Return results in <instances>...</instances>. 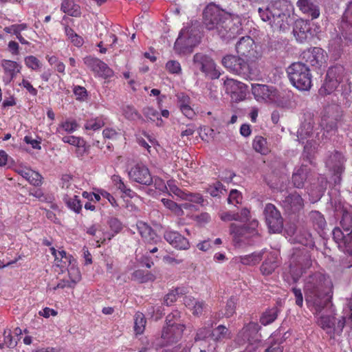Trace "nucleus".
Segmentation results:
<instances>
[{"mask_svg":"<svg viewBox=\"0 0 352 352\" xmlns=\"http://www.w3.org/2000/svg\"><path fill=\"white\" fill-rule=\"evenodd\" d=\"M304 292L307 307L314 314L320 313L330 305V314L321 315L317 321L328 334L341 333L346 324H352V308L350 306L343 309V315L336 322V309L331 302L333 284L326 276L315 272L305 279Z\"/></svg>","mask_w":352,"mask_h":352,"instance_id":"nucleus-1","label":"nucleus"},{"mask_svg":"<svg viewBox=\"0 0 352 352\" xmlns=\"http://www.w3.org/2000/svg\"><path fill=\"white\" fill-rule=\"evenodd\" d=\"M342 229L333 230V238L344 252L341 265L346 268L352 267V217L350 213L344 212L340 221Z\"/></svg>","mask_w":352,"mask_h":352,"instance_id":"nucleus-2","label":"nucleus"},{"mask_svg":"<svg viewBox=\"0 0 352 352\" xmlns=\"http://www.w3.org/2000/svg\"><path fill=\"white\" fill-rule=\"evenodd\" d=\"M312 263L311 254L306 248L294 250L289 258V274L294 283L312 266Z\"/></svg>","mask_w":352,"mask_h":352,"instance_id":"nucleus-3","label":"nucleus"},{"mask_svg":"<svg viewBox=\"0 0 352 352\" xmlns=\"http://www.w3.org/2000/svg\"><path fill=\"white\" fill-rule=\"evenodd\" d=\"M292 85L300 91H309L312 85V75L309 67L301 62H295L287 69Z\"/></svg>","mask_w":352,"mask_h":352,"instance_id":"nucleus-4","label":"nucleus"},{"mask_svg":"<svg viewBox=\"0 0 352 352\" xmlns=\"http://www.w3.org/2000/svg\"><path fill=\"white\" fill-rule=\"evenodd\" d=\"M230 18V13L221 9L214 3L207 5L203 12L204 25L209 30H217L219 34Z\"/></svg>","mask_w":352,"mask_h":352,"instance_id":"nucleus-5","label":"nucleus"},{"mask_svg":"<svg viewBox=\"0 0 352 352\" xmlns=\"http://www.w3.org/2000/svg\"><path fill=\"white\" fill-rule=\"evenodd\" d=\"M270 8L276 19V28L284 30L289 26L290 15L294 10L288 0H275L270 2Z\"/></svg>","mask_w":352,"mask_h":352,"instance_id":"nucleus-6","label":"nucleus"},{"mask_svg":"<svg viewBox=\"0 0 352 352\" xmlns=\"http://www.w3.org/2000/svg\"><path fill=\"white\" fill-rule=\"evenodd\" d=\"M199 38L196 30L184 28L180 31L175 43L174 50L179 54L191 53L192 49L199 43Z\"/></svg>","mask_w":352,"mask_h":352,"instance_id":"nucleus-7","label":"nucleus"},{"mask_svg":"<svg viewBox=\"0 0 352 352\" xmlns=\"http://www.w3.org/2000/svg\"><path fill=\"white\" fill-rule=\"evenodd\" d=\"M259 327L255 322H250L245 325L237 336L238 342H248L246 351L252 352L262 346L261 335L258 333Z\"/></svg>","mask_w":352,"mask_h":352,"instance_id":"nucleus-8","label":"nucleus"},{"mask_svg":"<svg viewBox=\"0 0 352 352\" xmlns=\"http://www.w3.org/2000/svg\"><path fill=\"white\" fill-rule=\"evenodd\" d=\"M223 65L230 72L245 79L252 78V70L244 59L234 55H226L222 59Z\"/></svg>","mask_w":352,"mask_h":352,"instance_id":"nucleus-9","label":"nucleus"},{"mask_svg":"<svg viewBox=\"0 0 352 352\" xmlns=\"http://www.w3.org/2000/svg\"><path fill=\"white\" fill-rule=\"evenodd\" d=\"M344 69L342 66H334L329 68L324 82L319 92L321 95H329L333 93L342 82Z\"/></svg>","mask_w":352,"mask_h":352,"instance_id":"nucleus-10","label":"nucleus"},{"mask_svg":"<svg viewBox=\"0 0 352 352\" xmlns=\"http://www.w3.org/2000/svg\"><path fill=\"white\" fill-rule=\"evenodd\" d=\"M345 158L342 153L334 151L331 153L325 160L326 167L332 172L335 184L341 182V175L344 171Z\"/></svg>","mask_w":352,"mask_h":352,"instance_id":"nucleus-11","label":"nucleus"},{"mask_svg":"<svg viewBox=\"0 0 352 352\" xmlns=\"http://www.w3.org/2000/svg\"><path fill=\"white\" fill-rule=\"evenodd\" d=\"M263 213L270 232H280L283 227V219L276 206L272 204H266Z\"/></svg>","mask_w":352,"mask_h":352,"instance_id":"nucleus-12","label":"nucleus"},{"mask_svg":"<svg viewBox=\"0 0 352 352\" xmlns=\"http://www.w3.org/2000/svg\"><path fill=\"white\" fill-rule=\"evenodd\" d=\"M193 65L197 69H199L212 79L219 77L220 74L216 70L213 60L206 54L196 53L193 56Z\"/></svg>","mask_w":352,"mask_h":352,"instance_id":"nucleus-13","label":"nucleus"},{"mask_svg":"<svg viewBox=\"0 0 352 352\" xmlns=\"http://www.w3.org/2000/svg\"><path fill=\"white\" fill-rule=\"evenodd\" d=\"M225 90L232 100L236 102L243 100L247 94V86L238 80L227 78L224 81Z\"/></svg>","mask_w":352,"mask_h":352,"instance_id":"nucleus-14","label":"nucleus"},{"mask_svg":"<svg viewBox=\"0 0 352 352\" xmlns=\"http://www.w3.org/2000/svg\"><path fill=\"white\" fill-rule=\"evenodd\" d=\"M129 177L138 184L150 186L153 183V177L148 168L142 163H138L131 168Z\"/></svg>","mask_w":352,"mask_h":352,"instance_id":"nucleus-15","label":"nucleus"},{"mask_svg":"<svg viewBox=\"0 0 352 352\" xmlns=\"http://www.w3.org/2000/svg\"><path fill=\"white\" fill-rule=\"evenodd\" d=\"M303 58L311 66L316 68L325 67L328 55L327 52L320 47H312L302 54Z\"/></svg>","mask_w":352,"mask_h":352,"instance_id":"nucleus-16","label":"nucleus"},{"mask_svg":"<svg viewBox=\"0 0 352 352\" xmlns=\"http://www.w3.org/2000/svg\"><path fill=\"white\" fill-rule=\"evenodd\" d=\"M241 18L230 14V18L224 24V28L219 31L220 37L227 41L234 38L236 35L241 33Z\"/></svg>","mask_w":352,"mask_h":352,"instance_id":"nucleus-17","label":"nucleus"},{"mask_svg":"<svg viewBox=\"0 0 352 352\" xmlns=\"http://www.w3.org/2000/svg\"><path fill=\"white\" fill-rule=\"evenodd\" d=\"M83 61L91 71L100 76L107 78L112 74V70L108 65L98 58L89 56L84 58Z\"/></svg>","mask_w":352,"mask_h":352,"instance_id":"nucleus-18","label":"nucleus"},{"mask_svg":"<svg viewBox=\"0 0 352 352\" xmlns=\"http://www.w3.org/2000/svg\"><path fill=\"white\" fill-rule=\"evenodd\" d=\"M164 238L176 249L186 250L190 248L188 240L177 231L166 230L164 234Z\"/></svg>","mask_w":352,"mask_h":352,"instance_id":"nucleus-19","label":"nucleus"},{"mask_svg":"<svg viewBox=\"0 0 352 352\" xmlns=\"http://www.w3.org/2000/svg\"><path fill=\"white\" fill-rule=\"evenodd\" d=\"M185 325L182 324L165 327L162 331V338L167 344L177 342L182 337Z\"/></svg>","mask_w":352,"mask_h":352,"instance_id":"nucleus-20","label":"nucleus"},{"mask_svg":"<svg viewBox=\"0 0 352 352\" xmlns=\"http://www.w3.org/2000/svg\"><path fill=\"white\" fill-rule=\"evenodd\" d=\"M1 65L4 72L3 81L6 85L9 84L21 69V66L17 62L11 60H2Z\"/></svg>","mask_w":352,"mask_h":352,"instance_id":"nucleus-21","label":"nucleus"},{"mask_svg":"<svg viewBox=\"0 0 352 352\" xmlns=\"http://www.w3.org/2000/svg\"><path fill=\"white\" fill-rule=\"evenodd\" d=\"M51 254L54 257V264L63 272L69 265L76 263V259L68 254L64 250H56L55 248H50Z\"/></svg>","mask_w":352,"mask_h":352,"instance_id":"nucleus-22","label":"nucleus"},{"mask_svg":"<svg viewBox=\"0 0 352 352\" xmlns=\"http://www.w3.org/2000/svg\"><path fill=\"white\" fill-rule=\"evenodd\" d=\"M283 208L289 212H296L304 207V201L300 195L294 192L287 195L283 201Z\"/></svg>","mask_w":352,"mask_h":352,"instance_id":"nucleus-23","label":"nucleus"},{"mask_svg":"<svg viewBox=\"0 0 352 352\" xmlns=\"http://www.w3.org/2000/svg\"><path fill=\"white\" fill-rule=\"evenodd\" d=\"M254 41L249 36H243L236 44V50L238 54L251 57L256 53Z\"/></svg>","mask_w":352,"mask_h":352,"instance_id":"nucleus-24","label":"nucleus"},{"mask_svg":"<svg viewBox=\"0 0 352 352\" xmlns=\"http://www.w3.org/2000/svg\"><path fill=\"white\" fill-rule=\"evenodd\" d=\"M137 227L141 237L145 243L156 244L160 241V237L156 232L147 223L140 221L137 223Z\"/></svg>","mask_w":352,"mask_h":352,"instance_id":"nucleus-25","label":"nucleus"},{"mask_svg":"<svg viewBox=\"0 0 352 352\" xmlns=\"http://www.w3.org/2000/svg\"><path fill=\"white\" fill-rule=\"evenodd\" d=\"M296 5L300 10L310 16L312 20L319 17V7L312 0H298Z\"/></svg>","mask_w":352,"mask_h":352,"instance_id":"nucleus-26","label":"nucleus"},{"mask_svg":"<svg viewBox=\"0 0 352 352\" xmlns=\"http://www.w3.org/2000/svg\"><path fill=\"white\" fill-rule=\"evenodd\" d=\"M339 29L345 44L346 45H352V19H349L344 14L342 18Z\"/></svg>","mask_w":352,"mask_h":352,"instance_id":"nucleus-27","label":"nucleus"},{"mask_svg":"<svg viewBox=\"0 0 352 352\" xmlns=\"http://www.w3.org/2000/svg\"><path fill=\"white\" fill-rule=\"evenodd\" d=\"M309 27L307 21L298 19L295 21L293 33L296 40L302 43L306 40Z\"/></svg>","mask_w":352,"mask_h":352,"instance_id":"nucleus-28","label":"nucleus"},{"mask_svg":"<svg viewBox=\"0 0 352 352\" xmlns=\"http://www.w3.org/2000/svg\"><path fill=\"white\" fill-rule=\"evenodd\" d=\"M265 249L259 252H254L250 254L243 255L238 257L239 261L245 265H256L263 259Z\"/></svg>","mask_w":352,"mask_h":352,"instance_id":"nucleus-29","label":"nucleus"},{"mask_svg":"<svg viewBox=\"0 0 352 352\" xmlns=\"http://www.w3.org/2000/svg\"><path fill=\"white\" fill-rule=\"evenodd\" d=\"M73 177L71 175L65 174L61 177L60 186L64 190L63 196L66 195H73L74 193L79 194L78 188L72 182Z\"/></svg>","mask_w":352,"mask_h":352,"instance_id":"nucleus-30","label":"nucleus"},{"mask_svg":"<svg viewBox=\"0 0 352 352\" xmlns=\"http://www.w3.org/2000/svg\"><path fill=\"white\" fill-rule=\"evenodd\" d=\"M252 148L256 153L263 155H267L271 152L267 139L260 135H257L254 138Z\"/></svg>","mask_w":352,"mask_h":352,"instance_id":"nucleus-31","label":"nucleus"},{"mask_svg":"<svg viewBox=\"0 0 352 352\" xmlns=\"http://www.w3.org/2000/svg\"><path fill=\"white\" fill-rule=\"evenodd\" d=\"M277 267L276 257L274 256V255H270L263 262L260 267V270L263 275L268 276L272 274Z\"/></svg>","mask_w":352,"mask_h":352,"instance_id":"nucleus-32","label":"nucleus"},{"mask_svg":"<svg viewBox=\"0 0 352 352\" xmlns=\"http://www.w3.org/2000/svg\"><path fill=\"white\" fill-rule=\"evenodd\" d=\"M63 201L67 206L75 212L78 214L81 211L82 206L76 193H74L73 195H64Z\"/></svg>","mask_w":352,"mask_h":352,"instance_id":"nucleus-33","label":"nucleus"},{"mask_svg":"<svg viewBox=\"0 0 352 352\" xmlns=\"http://www.w3.org/2000/svg\"><path fill=\"white\" fill-rule=\"evenodd\" d=\"M252 91L254 97L257 99L269 98L272 93L271 88L266 85H253Z\"/></svg>","mask_w":352,"mask_h":352,"instance_id":"nucleus-34","label":"nucleus"},{"mask_svg":"<svg viewBox=\"0 0 352 352\" xmlns=\"http://www.w3.org/2000/svg\"><path fill=\"white\" fill-rule=\"evenodd\" d=\"M60 10L64 13L72 16H78L80 14V8L75 4L74 0H63Z\"/></svg>","mask_w":352,"mask_h":352,"instance_id":"nucleus-35","label":"nucleus"},{"mask_svg":"<svg viewBox=\"0 0 352 352\" xmlns=\"http://www.w3.org/2000/svg\"><path fill=\"white\" fill-rule=\"evenodd\" d=\"M211 338L214 341H222L230 338V331L224 325L220 324L211 330Z\"/></svg>","mask_w":352,"mask_h":352,"instance_id":"nucleus-36","label":"nucleus"},{"mask_svg":"<svg viewBox=\"0 0 352 352\" xmlns=\"http://www.w3.org/2000/svg\"><path fill=\"white\" fill-rule=\"evenodd\" d=\"M146 319L142 312L138 311L134 315L133 330L136 336L142 335L145 330Z\"/></svg>","mask_w":352,"mask_h":352,"instance_id":"nucleus-37","label":"nucleus"},{"mask_svg":"<svg viewBox=\"0 0 352 352\" xmlns=\"http://www.w3.org/2000/svg\"><path fill=\"white\" fill-rule=\"evenodd\" d=\"M307 170L305 166H301L292 175V182L295 187L302 188L307 178Z\"/></svg>","mask_w":352,"mask_h":352,"instance_id":"nucleus-38","label":"nucleus"},{"mask_svg":"<svg viewBox=\"0 0 352 352\" xmlns=\"http://www.w3.org/2000/svg\"><path fill=\"white\" fill-rule=\"evenodd\" d=\"M106 118L104 116H100L94 118H91L86 121L85 124V129L97 131L101 129L105 124Z\"/></svg>","mask_w":352,"mask_h":352,"instance_id":"nucleus-39","label":"nucleus"},{"mask_svg":"<svg viewBox=\"0 0 352 352\" xmlns=\"http://www.w3.org/2000/svg\"><path fill=\"white\" fill-rule=\"evenodd\" d=\"M237 302L238 299L236 296H231L226 302L224 309L225 311L219 313V316L226 318H230L232 316L235 314Z\"/></svg>","mask_w":352,"mask_h":352,"instance_id":"nucleus-40","label":"nucleus"},{"mask_svg":"<svg viewBox=\"0 0 352 352\" xmlns=\"http://www.w3.org/2000/svg\"><path fill=\"white\" fill-rule=\"evenodd\" d=\"M259 16L261 19L267 22L272 27L276 28V19L274 18V14L272 12V9L270 8V3L268 4L267 7L265 9L259 8L258 10Z\"/></svg>","mask_w":352,"mask_h":352,"instance_id":"nucleus-41","label":"nucleus"},{"mask_svg":"<svg viewBox=\"0 0 352 352\" xmlns=\"http://www.w3.org/2000/svg\"><path fill=\"white\" fill-rule=\"evenodd\" d=\"M310 219L316 229L323 230L326 225V220L324 216L318 211H311L309 214Z\"/></svg>","mask_w":352,"mask_h":352,"instance_id":"nucleus-42","label":"nucleus"},{"mask_svg":"<svg viewBox=\"0 0 352 352\" xmlns=\"http://www.w3.org/2000/svg\"><path fill=\"white\" fill-rule=\"evenodd\" d=\"M69 280L74 287L81 280V274L79 268L76 266V263H73L67 267Z\"/></svg>","mask_w":352,"mask_h":352,"instance_id":"nucleus-43","label":"nucleus"},{"mask_svg":"<svg viewBox=\"0 0 352 352\" xmlns=\"http://www.w3.org/2000/svg\"><path fill=\"white\" fill-rule=\"evenodd\" d=\"M278 316V309L277 307H272V309H270L265 311L261 318H260V322L264 325L266 326L272 322H273Z\"/></svg>","mask_w":352,"mask_h":352,"instance_id":"nucleus-44","label":"nucleus"},{"mask_svg":"<svg viewBox=\"0 0 352 352\" xmlns=\"http://www.w3.org/2000/svg\"><path fill=\"white\" fill-rule=\"evenodd\" d=\"M248 228L247 226H240L236 223L230 225V234L233 235V241L236 243L241 242L240 237L244 235L248 232Z\"/></svg>","mask_w":352,"mask_h":352,"instance_id":"nucleus-45","label":"nucleus"},{"mask_svg":"<svg viewBox=\"0 0 352 352\" xmlns=\"http://www.w3.org/2000/svg\"><path fill=\"white\" fill-rule=\"evenodd\" d=\"M65 33L68 39L76 47H81L84 43L83 38L77 34L74 30L69 25L65 27Z\"/></svg>","mask_w":352,"mask_h":352,"instance_id":"nucleus-46","label":"nucleus"},{"mask_svg":"<svg viewBox=\"0 0 352 352\" xmlns=\"http://www.w3.org/2000/svg\"><path fill=\"white\" fill-rule=\"evenodd\" d=\"M132 276L135 280H137L140 283L154 281L155 279V276L154 274L148 272H144L142 270H135L133 273Z\"/></svg>","mask_w":352,"mask_h":352,"instance_id":"nucleus-47","label":"nucleus"},{"mask_svg":"<svg viewBox=\"0 0 352 352\" xmlns=\"http://www.w3.org/2000/svg\"><path fill=\"white\" fill-rule=\"evenodd\" d=\"M321 126L327 133L337 130V120L324 115L321 120Z\"/></svg>","mask_w":352,"mask_h":352,"instance_id":"nucleus-48","label":"nucleus"},{"mask_svg":"<svg viewBox=\"0 0 352 352\" xmlns=\"http://www.w3.org/2000/svg\"><path fill=\"white\" fill-rule=\"evenodd\" d=\"M164 188H168L169 192L174 194L177 197L182 199L186 190H183L179 188L176 184L175 180H168L167 182V186L162 184Z\"/></svg>","mask_w":352,"mask_h":352,"instance_id":"nucleus-49","label":"nucleus"},{"mask_svg":"<svg viewBox=\"0 0 352 352\" xmlns=\"http://www.w3.org/2000/svg\"><path fill=\"white\" fill-rule=\"evenodd\" d=\"M78 126L75 120H67L59 124L58 131L60 132V130H63L68 133H72L77 129Z\"/></svg>","mask_w":352,"mask_h":352,"instance_id":"nucleus-50","label":"nucleus"},{"mask_svg":"<svg viewBox=\"0 0 352 352\" xmlns=\"http://www.w3.org/2000/svg\"><path fill=\"white\" fill-rule=\"evenodd\" d=\"M161 201L166 208L169 209L175 214L182 215L184 213L182 207L175 201L165 198L162 199Z\"/></svg>","mask_w":352,"mask_h":352,"instance_id":"nucleus-51","label":"nucleus"},{"mask_svg":"<svg viewBox=\"0 0 352 352\" xmlns=\"http://www.w3.org/2000/svg\"><path fill=\"white\" fill-rule=\"evenodd\" d=\"M122 113L124 116L130 120H135L140 118L141 116L134 107L131 105H126L122 108Z\"/></svg>","mask_w":352,"mask_h":352,"instance_id":"nucleus-52","label":"nucleus"},{"mask_svg":"<svg viewBox=\"0 0 352 352\" xmlns=\"http://www.w3.org/2000/svg\"><path fill=\"white\" fill-rule=\"evenodd\" d=\"M212 324L213 323L210 322L208 324V327L199 328L195 337V342L204 340L205 338L211 336V329L212 327Z\"/></svg>","mask_w":352,"mask_h":352,"instance_id":"nucleus-53","label":"nucleus"},{"mask_svg":"<svg viewBox=\"0 0 352 352\" xmlns=\"http://www.w3.org/2000/svg\"><path fill=\"white\" fill-rule=\"evenodd\" d=\"M312 129H313V127L310 124V123L302 124L297 131L298 138L300 141H302L303 140L306 139L307 137H309L310 135L312 133Z\"/></svg>","mask_w":352,"mask_h":352,"instance_id":"nucleus-54","label":"nucleus"},{"mask_svg":"<svg viewBox=\"0 0 352 352\" xmlns=\"http://www.w3.org/2000/svg\"><path fill=\"white\" fill-rule=\"evenodd\" d=\"M101 226L98 224H94L91 226V227L88 228L87 230V233L91 236H96V239H98L96 240V243H98L97 246L100 247V243H103L105 241V238H102L100 236H98L97 234L101 232Z\"/></svg>","mask_w":352,"mask_h":352,"instance_id":"nucleus-55","label":"nucleus"},{"mask_svg":"<svg viewBox=\"0 0 352 352\" xmlns=\"http://www.w3.org/2000/svg\"><path fill=\"white\" fill-rule=\"evenodd\" d=\"M144 115L148 119L155 121V119L157 120V125H160L162 122V120L159 117V112L152 107H146L143 110Z\"/></svg>","mask_w":352,"mask_h":352,"instance_id":"nucleus-56","label":"nucleus"},{"mask_svg":"<svg viewBox=\"0 0 352 352\" xmlns=\"http://www.w3.org/2000/svg\"><path fill=\"white\" fill-rule=\"evenodd\" d=\"M25 64L26 67L32 70H38L42 66L41 61L36 56L32 55L28 56L25 58Z\"/></svg>","mask_w":352,"mask_h":352,"instance_id":"nucleus-57","label":"nucleus"},{"mask_svg":"<svg viewBox=\"0 0 352 352\" xmlns=\"http://www.w3.org/2000/svg\"><path fill=\"white\" fill-rule=\"evenodd\" d=\"M73 92L77 100L85 101L88 98V92L84 87L76 85L74 87Z\"/></svg>","mask_w":352,"mask_h":352,"instance_id":"nucleus-58","label":"nucleus"},{"mask_svg":"<svg viewBox=\"0 0 352 352\" xmlns=\"http://www.w3.org/2000/svg\"><path fill=\"white\" fill-rule=\"evenodd\" d=\"M183 200L189 201L195 204H202L204 202V197L200 193H192L188 191H185Z\"/></svg>","mask_w":352,"mask_h":352,"instance_id":"nucleus-59","label":"nucleus"},{"mask_svg":"<svg viewBox=\"0 0 352 352\" xmlns=\"http://www.w3.org/2000/svg\"><path fill=\"white\" fill-rule=\"evenodd\" d=\"M166 69L170 74H179L182 72L180 63L175 60H168L166 64Z\"/></svg>","mask_w":352,"mask_h":352,"instance_id":"nucleus-60","label":"nucleus"},{"mask_svg":"<svg viewBox=\"0 0 352 352\" xmlns=\"http://www.w3.org/2000/svg\"><path fill=\"white\" fill-rule=\"evenodd\" d=\"M29 176L27 179V181L32 185L34 186H39L42 184V176L38 172H36L33 170L29 171Z\"/></svg>","mask_w":352,"mask_h":352,"instance_id":"nucleus-61","label":"nucleus"},{"mask_svg":"<svg viewBox=\"0 0 352 352\" xmlns=\"http://www.w3.org/2000/svg\"><path fill=\"white\" fill-rule=\"evenodd\" d=\"M179 288H176L174 290L170 291L168 293L164 298V304L167 306L171 305L174 302L177 300V298L179 294Z\"/></svg>","mask_w":352,"mask_h":352,"instance_id":"nucleus-62","label":"nucleus"},{"mask_svg":"<svg viewBox=\"0 0 352 352\" xmlns=\"http://www.w3.org/2000/svg\"><path fill=\"white\" fill-rule=\"evenodd\" d=\"M224 190L223 184L220 182H215L213 185L209 186L207 192L212 197H217Z\"/></svg>","mask_w":352,"mask_h":352,"instance_id":"nucleus-63","label":"nucleus"},{"mask_svg":"<svg viewBox=\"0 0 352 352\" xmlns=\"http://www.w3.org/2000/svg\"><path fill=\"white\" fill-rule=\"evenodd\" d=\"M242 197L241 193L237 190H232L228 198L229 204L236 205L241 203Z\"/></svg>","mask_w":352,"mask_h":352,"instance_id":"nucleus-64","label":"nucleus"}]
</instances>
